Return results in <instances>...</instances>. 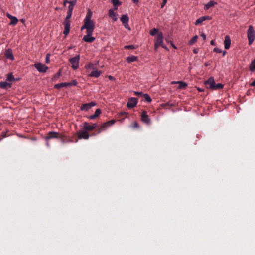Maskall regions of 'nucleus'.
<instances>
[{
  "label": "nucleus",
  "mask_w": 255,
  "mask_h": 255,
  "mask_svg": "<svg viewBox=\"0 0 255 255\" xmlns=\"http://www.w3.org/2000/svg\"><path fill=\"white\" fill-rule=\"evenodd\" d=\"M119 1V0H113V4H114V2Z\"/></svg>",
  "instance_id": "58"
},
{
  "label": "nucleus",
  "mask_w": 255,
  "mask_h": 255,
  "mask_svg": "<svg viewBox=\"0 0 255 255\" xmlns=\"http://www.w3.org/2000/svg\"><path fill=\"white\" fill-rule=\"evenodd\" d=\"M69 1H68L67 0H65L64 1V3H63V5L64 6H66V4L67 3H68Z\"/></svg>",
  "instance_id": "52"
},
{
  "label": "nucleus",
  "mask_w": 255,
  "mask_h": 255,
  "mask_svg": "<svg viewBox=\"0 0 255 255\" xmlns=\"http://www.w3.org/2000/svg\"><path fill=\"white\" fill-rule=\"evenodd\" d=\"M8 86L9 87H11V84L6 81H2L0 82V88L5 89L7 88Z\"/></svg>",
  "instance_id": "25"
},
{
  "label": "nucleus",
  "mask_w": 255,
  "mask_h": 255,
  "mask_svg": "<svg viewBox=\"0 0 255 255\" xmlns=\"http://www.w3.org/2000/svg\"><path fill=\"white\" fill-rule=\"evenodd\" d=\"M141 120L145 123L149 124L150 123V119L149 118L147 112L143 111L141 115Z\"/></svg>",
  "instance_id": "15"
},
{
  "label": "nucleus",
  "mask_w": 255,
  "mask_h": 255,
  "mask_svg": "<svg viewBox=\"0 0 255 255\" xmlns=\"http://www.w3.org/2000/svg\"><path fill=\"white\" fill-rule=\"evenodd\" d=\"M6 16L7 17L9 18V19H11L13 16H12L11 15H10L9 13H7V14H6Z\"/></svg>",
  "instance_id": "48"
},
{
  "label": "nucleus",
  "mask_w": 255,
  "mask_h": 255,
  "mask_svg": "<svg viewBox=\"0 0 255 255\" xmlns=\"http://www.w3.org/2000/svg\"><path fill=\"white\" fill-rule=\"evenodd\" d=\"M204 84L207 88L212 90L220 89L223 87V85L221 83L215 84L214 79L212 77L206 81Z\"/></svg>",
  "instance_id": "2"
},
{
  "label": "nucleus",
  "mask_w": 255,
  "mask_h": 255,
  "mask_svg": "<svg viewBox=\"0 0 255 255\" xmlns=\"http://www.w3.org/2000/svg\"><path fill=\"white\" fill-rule=\"evenodd\" d=\"M247 36L249 41V44L251 45L255 39V31L253 27L251 25L249 26L247 31Z\"/></svg>",
  "instance_id": "3"
},
{
  "label": "nucleus",
  "mask_w": 255,
  "mask_h": 255,
  "mask_svg": "<svg viewBox=\"0 0 255 255\" xmlns=\"http://www.w3.org/2000/svg\"><path fill=\"white\" fill-rule=\"evenodd\" d=\"M249 68L251 71H255V58L251 62Z\"/></svg>",
  "instance_id": "32"
},
{
  "label": "nucleus",
  "mask_w": 255,
  "mask_h": 255,
  "mask_svg": "<svg viewBox=\"0 0 255 255\" xmlns=\"http://www.w3.org/2000/svg\"><path fill=\"white\" fill-rule=\"evenodd\" d=\"M6 80L10 82L16 80V79H15L12 73L7 74Z\"/></svg>",
  "instance_id": "30"
},
{
  "label": "nucleus",
  "mask_w": 255,
  "mask_h": 255,
  "mask_svg": "<svg viewBox=\"0 0 255 255\" xmlns=\"http://www.w3.org/2000/svg\"><path fill=\"white\" fill-rule=\"evenodd\" d=\"M167 3V2H164V1L163 0V2L161 4V8H163L164 5Z\"/></svg>",
  "instance_id": "47"
},
{
  "label": "nucleus",
  "mask_w": 255,
  "mask_h": 255,
  "mask_svg": "<svg viewBox=\"0 0 255 255\" xmlns=\"http://www.w3.org/2000/svg\"><path fill=\"white\" fill-rule=\"evenodd\" d=\"M178 84L179 85L178 86V89H185L187 86V84L183 81H173L171 84Z\"/></svg>",
  "instance_id": "22"
},
{
  "label": "nucleus",
  "mask_w": 255,
  "mask_h": 255,
  "mask_svg": "<svg viewBox=\"0 0 255 255\" xmlns=\"http://www.w3.org/2000/svg\"><path fill=\"white\" fill-rule=\"evenodd\" d=\"M77 136L79 139H88L90 136V135L85 130H80L77 133Z\"/></svg>",
  "instance_id": "11"
},
{
  "label": "nucleus",
  "mask_w": 255,
  "mask_h": 255,
  "mask_svg": "<svg viewBox=\"0 0 255 255\" xmlns=\"http://www.w3.org/2000/svg\"><path fill=\"white\" fill-rule=\"evenodd\" d=\"M55 9L56 10H59V8L58 7H56L55 8Z\"/></svg>",
  "instance_id": "59"
},
{
  "label": "nucleus",
  "mask_w": 255,
  "mask_h": 255,
  "mask_svg": "<svg viewBox=\"0 0 255 255\" xmlns=\"http://www.w3.org/2000/svg\"><path fill=\"white\" fill-rule=\"evenodd\" d=\"M138 102V99L135 97H131L128 99L127 106L128 108H132L135 107Z\"/></svg>",
  "instance_id": "9"
},
{
  "label": "nucleus",
  "mask_w": 255,
  "mask_h": 255,
  "mask_svg": "<svg viewBox=\"0 0 255 255\" xmlns=\"http://www.w3.org/2000/svg\"><path fill=\"white\" fill-rule=\"evenodd\" d=\"M137 60V57L133 55L128 56L127 58V61L128 63H130Z\"/></svg>",
  "instance_id": "26"
},
{
  "label": "nucleus",
  "mask_w": 255,
  "mask_h": 255,
  "mask_svg": "<svg viewBox=\"0 0 255 255\" xmlns=\"http://www.w3.org/2000/svg\"><path fill=\"white\" fill-rule=\"evenodd\" d=\"M213 51H214V52L218 53H220L222 52L221 49H219V48H217V47L214 48Z\"/></svg>",
  "instance_id": "40"
},
{
  "label": "nucleus",
  "mask_w": 255,
  "mask_h": 255,
  "mask_svg": "<svg viewBox=\"0 0 255 255\" xmlns=\"http://www.w3.org/2000/svg\"><path fill=\"white\" fill-rule=\"evenodd\" d=\"M198 36L197 35H195L194 36L189 42V44L190 45H192L193 44H194V43H195L197 40V39H198Z\"/></svg>",
  "instance_id": "34"
},
{
  "label": "nucleus",
  "mask_w": 255,
  "mask_h": 255,
  "mask_svg": "<svg viewBox=\"0 0 255 255\" xmlns=\"http://www.w3.org/2000/svg\"><path fill=\"white\" fill-rule=\"evenodd\" d=\"M11 21L9 23L10 25H15L17 24V23L18 22V19L15 17V16H13L11 19Z\"/></svg>",
  "instance_id": "31"
},
{
  "label": "nucleus",
  "mask_w": 255,
  "mask_h": 255,
  "mask_svg": "<svg viewBox=\"0 0 255 255\" xmlns=\"http://www.w3.org/2000/svg\"><path fill=\"white\" fill-rule=\"evenodd\" d=\"M69 85L70 84H68V82H63L55 84L54 87L56 89H58L62 87H69Z\"/></svg>",
  "instance_id": "24"
},
{
  "label": "nucleus",
  "mask_w": 255,
  "mask_h": 255,
  "mask_svg": "<svg viewBox=\"0 0 255 255\" xmlns=\"http://www.w3.org/2000/svg\"><path fill=\"white\" fill-rule=\"evenodd\" d=\"M226 53L227 52L226 51H224L223 52V56H224L226 55Z\"/></svg>",
  "instance_id": "56"
},
{
  "label": "nucleus",
  "mask_w": 255,
  "mask_h": 255,
  "mask_svg": "<svg viewBox=\"0 0 255 255\" xmlns=\"http://www.w3.org/2000/svg\"><path fill=\"white\" fill-rule=\"evenodd\" d=\"M68 84H70L69 87L73 86V85L76 86L77 84V82L76 80H73L71 82H68Z\"/></svg>",
  "instance_id": "36"
},
{
  "label": "nucleus",
  "mask_w": 255,
  "mask_h": 255,
  "mask_svg": "<svg viewBox=\"0 0 255 255\" xmlns=\"http://www.w3.org/2000/svg\"><path fill=\"white\" fill-rule=\"evenodd\" d=\"M108 78H109L110 80H112V75H109V76H108Z\"/></svg>",
  "instance_id": "57"
},
{
  "label": "nucleus",
  "mask_w": 255,
  "mask_h": 255,
  "mask_svg": "<svg viewBox=\"0 0 255 255\" xmlns=\"http://www.w3.org/2000/svg\"><path fill=\"white\" fill-rule=\"evenodd\" d=\"M133 3H137L139 1V0H132Z\"/></svg>",
  "instance_id": "55"
},
{
  "label": "nucleus",
  "mask_w": 255,
  "mask_h": 255,
  "mask_svg": "<svg viewBox=\"0 0 255 255\" xmlns=\"http://www.w3.org/2000/svg\"><path fill=\"white\" fill-rule=\"evenodd\" d=\"M198 49H194L193 50V52L195 54L197 53H198Z\"/></svg>",
  "instance_id": "53"
},
{
  "label": "nucleus",
  "mask_w": 255,
  "mask_h": 255,
  "mask_svg": "<svg viewBox=\"0 0 255 255\" xmlns=\"http://www.w3.org/2000/svg\"><path fill=\"white\" fill-rule=\"evenodd\" d=\"M134 127L135 128H138L139 127L138 124L137 122H134Z\"/></svg>",
  "instance_id": "50"
},
{
  "label": "nucleus",
  "mask_w": 255,
  "mask_h": 255,
  "mask_svg": "<svg viewBox=\"0 0 255 255\" xmlns=\"http://www.w3.org/2000/svg\"><path fill=\"white\" fill-rule=\"evenodd\" d=\"M122 115H127V113H122Z\"/></svg>",
  "instance_id": "61"
},
{
  "label": "nucleus",
  "mask_w": 255,
  "mask_h": 255,
  "mask_svg": "<svg viewBox=\"0 0 255 255\" xmlns=\"http://www.w3.org/2000/svg\"><path fill=\"white\" fill-rule=\"evenodd\" d=\"M34 66L39 72H46L48 69V67L41 63H36Z\"/></svg>",
  "instance_id": "10"
},
{
  "label": "nucleus",
  "mask_w": 255,
  "mask_h": 255,
  "mask_svg": "<svg viewBox=\"0 0 255 255\" xmlns=\"http://www.w3.org/2000/svg\"><path fill=\"white\" fill-rule=\"evenodd\" d=\"M210 44H211V45H215V43L214 40H211V41H210Z\"/></svg>",
  "instance_id": "51"
},
{
  "label": "nucleus",
  "mask_w": 255,
  "mask_h": 255,
  "mask_svg": "<svg viewBox=\"0 0 255 255\" xmlns=\"http://www.w3.org/2000/svg\"><path fill=\"white\" fill-rule=\"evenodd\" d=\"M101 113V111L100 109H97L96 110L95 113L93 115H91L89 116L88 118L89 119H95L97 117H98L100 114Z\"/></svg>",
  "instance_id": "23"
},
{
  "label": "nucleus",
  "mask_w": 255,
  "mask_h": 255,
  "mask_svg": "<svg viewBox=\"0 0 255 255\" xmlns=\"http://www.w3.org/2000/svg\"><path fill=\"white\" fill-rule=\"evenodd\" d=\"M95 28V25H93L88 22L84 21V24L81 28V30L86 29V31L89 32L91 30H94Z\"/></svg>",
  "instance_id": "13"
},
{
  "label": "nucleus",
  "mask_w": 255,
  "mask_h": 255,
  "mask_svg": "<svg viewBox=\"0 0 255 255\" xmlns=\"http://www.w3.org/2000/svg\"><path fill=\"white\" fill-rule=\"evenodd\" d=\"M85 68L87 69V70H93L96 68V67H95V64L92 63L85 65Z\"/></svg>",
  "instance_id": "28"
},
{
  "label": "nucleus",
  "mask_w": 255,
  "mask_h": 255,
  "mask_svg": "<svg viewBox=\"0 0 255 255\" xmlns=\"http://www.w3.org/2000/svg\"><path fill=\"white\" fill-rule=\"evenodd\" d=\"M100 74L101 72L100 71H98L96 68L92 70V72L89 74V76L90 77L97 78L100 75Z\"/></svg>",
  "instance_id": "20"
},
{
  "label": "nucleus",
  "mask_w": 255,
  "mask_h": 255,
  "mask_svg": "<svg viewBox=\"0 0 255 255\" xmlns=\"http://www.w3.org/2000/svg\"><path fill=\"white\" fill-rule=\"evenodd\" d=\"M120 20L122 22L123 25L126 29H128L129 30L130 29L128 24L129 18L127 15H123L121 16Z\"/></svg>",
  "instance_id": "14"
},
{
  "label": "nucleus",
  "mask_w": 255,
  "mask_h": 255,
  "mask_svg": "<svg viewBox=\"0 0 255 255\" xmlns=\"http://www.w3.org/2000/svg\"><path fill=\"white\" fill-rule=\"evenodd\" d=\"M108 15L110 17H112V8L109 10Z\"/></svg>",
  "instance_id": "45"
},
{
  "label": "nucleus",
  "mask_w": 255,
  "mask_h": 255,
  "mask_svg": "<svg viewBox=\"0 0 255 255\" xmlns=\"http://www.w3.org/2000/svg\"><path fill=\"white\" fill-rule=\"evenodd\" d=\"M121 3H122L121 2L118 1L114 2V4H113V6L115 7V9H117V7L118 6L120 5L121 4Z\"/></svg>",
  "instance_id": "37"
},
{
  "label": "nucleus",
  "mask_w": 255,
  "mask_h": 255,
  "mask_svg": "<svg viewBox=\"0 0 255 255\" xmlns=\"http://www.w3.org/2000/svg\"><path fill=\"white\" fill-rule=\"evenodd\" d=\"M96 105V103L95 102H91L90 103L83 104L81 106L80 110L81 111H87L92 107L95 106Z\"/></svg>",
  "instance_id": "12"
},
{
  "label": "nucleus",
  "mask_w": 255,
  "mask_h": 255,
  "mask_svg": "<svg viewBox=\"0 0 255 255\" xmlns=\"http://www.w3.org/2000/svg\"><path fill=\"white\" fill-rule=\"evenodd\" d=\"M94 30H91L87 32V35H84L83 38V40L88 43H91L95 41V38L92 37V34Z\"/></svg>",
  "instance_id": "8"
},
{
  "label": "nucleus",
  "mask_w": 255,
  "mask_h": 255,
  "mask_svg": "<svg viewBox=\"0 0 255 255\" xmlns=\"http://www.w3.org/2000/svg\"><path fill=\"white\" fill-rule=\"evenodd\" d=\"M201 36L203 38L204 40H205L206 38V36L204 33H202L201 34Z\"/></svg>",
  "instance_id": "46"
},
{
  "label": "nucleus",
  "mask_w": 255,
  "mask_h": 255,
  "mask_svg": "<svg viewBox=\"0 0 255 255\" xmlns=\"http://www.w3.org/2000/svg\"><path fill=\"white\" fill-rule=\"evenodd\" d=\"M112 124V120H110L106 123H103L101 126L99 128V131L98 132H100L101 131L105 130L106 128L108 127H110L111 125Z\"/></svg>",
  "instance_id": "18"
},
{
  "label": "nucleus",
  "mask_w": 255,
  "mask_h": 255,
  "mask_svg": "<svg viewBox=\"0 0 255 255\" xmlns=\"http://www.w3.org/2000/svg\"><path fill=\"white\" fill-rule=\"evenodd\" d=\"M252 86H255V79L250 84Z\"/></svg>",
  "instance_id": "49"
},
{
  "label": "nucleus",
  "mask_w": 255,
  "mask_h": 255,
  "mask_svg": "<svg viewBox=\"0 0 255 255\" xmlns=\"http://www.w3.org/2000/svg\"><path fill=\"white\" fill-rule=\"evenodd\" d=\"M125 48L126 49H134L135 48V47L134 45H127L125 46Z\"/></svg>",
  "instance_id": "38"
},
{
  "label": "nucleus",
  "mask_w": 255,
  "mask_h": 255,
  "mask_svg": "<svg viewBox=\"0 0 255 255\" xmlns=\"http://www.w3.org/2000/svg\"><path fill=\"white\" fill-rule=\"evenodd\" d=\"M63 137L62 135L60 136V133L54 131H50L47 133V136L44 137L46 141L52 138H58Z\"/></svg>",
  "instance_id": "7"
},
{
  "label": "nucleus",
  "mask_w": 255,
  "mask_h": 255,
  "mask_svg": "<svg viewBox=\"0 0 255 255\" xmlns=\"http://www.w3.org/2000/svg\"><path fill=\"white\" fill-rule=\"evenodd\" d=\"M69 61L72 65V68L74 70L77 69L79 65L80 55H76V56L69 59Z\"/></svg>",
  "instance_id": "4"
},
{
  "label": "nucleus",
  "mask_w": 255,
  "mask_h": 255,
  "mask_svg": "<svg viewBox=\"0 0 255 255\" xmlns=\"http://www.w3.org/2000/svg\"><path fill=\"white\" fill-rule=\"evenodd\" d=\"M20 21L24 24L25 23V20L24 19H20Z\"/></svg>",
  "instance_id": "54"
},
{
  "label": "nucleus",
  "mask_w": 255,
  "mask_h": 255,
  "mask_svg": "<svg viewBox=\"0 0 255 255\" xmlns=\"http://www.w3.org/2000/svg\"><path fill=\"white\" fill-rule=\"evenodd\" d=\"M211 19V17H210L209 16H205L201 17L196 20V21H195V25L200 24L202 23L203 21H204L206 20H210Z\"/></svg>",
  "instance_id": "17"
},
{
  "label": "nucleus",
  "mask_w": 255,
  "mask_h": 255,
  "mask_svg": "<svg viewBox=\"0 0 255 255\" xmlns=\"http://www.w3.org/2000/svg\"><path fill=\"white\" fill-rule=\"evenodd\" d=\"M92 15V11L89 10L87 12L86 17L84 19V21H86L87 22H88L90 24H92L93 25H95L94 21L91 20Z\"/></svg>",
  "instance_id": "16"
},
{
  "label": "nucleus",
  "mask_w": 255,
  "mask_h": 255,
  "mask_svg": "<svg viewBox=\"0 0 255 255\" xmlns=\"http://www.w3.org/2000/svg\"><path fill=\"white\" fill-rule=\"evenodd\" d=\"M163 1H164V2H167V0H163Z\"/></svg>",
  "instance_id": "62"
},
{
  "label": "nucleus",
  "mask_w": 255,
  "mask_h": 255,
  "mask_svg": "<svg viewBox=\"0 0 255 255\" xmlns=\"http://www.w3.org/2000/svg\"><path fill=\"white\" fill-rule=\"evenodd\" d=\"M7 131H5V132H2V133H1V136H2V138L6 137H7Z\"/></svg>",
  "instance_id": "44"
},
{
  "label": "nucleus",
  "mask_w": 255,
  "mask_h": 255,
  "mask_svg": "<svg viewBox=\"0 0 255 255\" xmlns=\"http://www.w3.org/2000/svg\"><path fill=\"white\" fill-rule=\"evenodd\" d=\"M118 19L115 13L113 11V21H116Z\"/></svg>",
  "instance_id": "43"
},
{
  "label": "nucleus",
  "mask_w": 255,
  "mask_h": 255,
  "mask_svg": "<svg viewBox=\"0 0 255 255\" xmlns=\"http://www.w3.org/2000/svg\"><path fill=\"white\" fill-rule=\"evenodd\" d=\"M216 4V2H215L213 1H210L207 4H206L205 5L204 9L208 10L209 8H210L211 7L214 6Z\"/></svg>",
  "instance_id": "27"
},
{
  "label": "nucleus",
  "mask_w": 255,
  "mask_h": 255,
  "mask_svg": "<svg viewBox=\"0 0 255 255\" xmlns=\"http://www.w3.org/2000/svg\"><path fill=\"white\" fill-rule=\"evenodd\" d=\"M61 70L60 69L58 72H57L55 75H54L53 76V77H52V80L53 81H56L57 79H58L59 78V77L61 75Z\"/></svg>",
  "instance_id": "29"
},
{
  "label": "nucleus",
  "mask_w": 255,
  "mask_h": 255,
  "mask_svg": "<svg viewBox=\"0 0 255 255\" xmlns=\"http://www.w3.org/2000/svg\"><path fill=\"white\" fill-rule=\"evenodd\" d=\"M143 97L144 98V100L148 103H150L151 102L152 99L150 98V97L147 94H143Z\"/></svg>",
  "instance_id": "33"
},
{
  "label": "nucleus",
  "mask_w": 255,
  "mask_h": 255,
  "mask_svg": "<svg viewBox=\"0 0 255 255\" xmlns=\"http://www.w3.org/2000/svg\"><path fill=\"white\" fill-rule=\"evenodd\" d=\"M134 93L135 95L140 96H143V93L141 92H137V91H134Z\"/></svg>",
  "instance_id": "42"
},
{
  "label": "nucleus",
  "mask_w": 255,
  "mask_h": 255,
  "mask_svg": "<svg viewBox=\"0 0 255 255\" xmlns=\"http://www.w3.org/2000/svg\"><path fill=\"white\" fill-rule=\"evenodd\" d=\"M83 124V129L87 132L92 131L97 127V124L96 123H94L92 125H89L88 122H85Z\"/></svg>",
  "instance_id": "6"
},
{
  "label": "nucleus",
  "mask_w": 255,
  "mask_h": 255,
  "mask_svg": "<svg viewBox=\"0 0 255 255\" xmlns=\"http://www.w3.org/2000/svg\"><path fill=\"white\" fill-rule=\"evenodd\" d=\"M68 3L70 4V5L74 6L76 4V0L69 1Z\"/></svg>",
  "instance_id": "39"
},
{
  "label": "nucleus",
  "mask_w": 255,
  "mask_h": 255,
  "mask_svg": "<svg viewBox=\"0 0 255 255\" xmlns=\"http://www.w3.org/2000/svg\"><path fill=\"white\" fill-rule=\"evenodd\" d=\"M5 56L6 57V58L11 60H13L14 59L12 53V51L11 49H8L5 51Z\"/></svg>",
  "instance_id": "19"
},
{
  "label": "nucleus",
  "mask_w": 255,
  "mask_h": 255,
  "mask_svg": "<svg viewBox=\"0 0 255 255\" xmlns=\"http://www.w3.org/2000/svg\"><path fill=\"white\" fill-rule=\"evenodd\" d=\"M115 122V121L114 119H113V122H112L113 124H114Z\"/></svg>",
  "instance_id": "60"
},
{
  "label": "nucleus",
  "mask_w": 255,
  "mask_h": 255,
  "mask_svg": "<svg viewBox=\"0 0 255 255\" xmlns=\"http://www.w3.org/2000/svg\"><path fill=\"white\" fill-rule=\"evenodd\" d=\"M74 8V6L69 5L68 6V11L67 12V15L64 21L63 22V25L64 26V30L63 31V34L65 36L68 35L69 33L70 30V18H71L72 15V11Z\"/></svg>",
  "instance_id": "1"
},
{
  "label": "nucleus",
  "mask_w": 255,
  "mask_h": 255,
  "mask_svg": "<svg viewBox=\"0 0 255 255\" xmlns=\"http://www.w3.org/2000/svg\"><path fill=\"white\" fill-rule=\"evenodd\" d=\"M158 30L156 28H153L150 31V34L152 36H155L157 33H158Z\"/></svg>",
  "instance_id": "35"
},
{
  "label": "nucleus",
  "mask_w": 255,
  "mask_h": 255,
  "mask_svg": "<svg viewBox=\"0 0 255 255\" xmlns=\"http://www.w3.org/2000/svg\"><path fill=\"white\" fill-rule=\"evenodd\" d=\"M254 3H255V0L254 1Z\"/></svg>",
  "instance_id": "64"
},
{
  "label": "nucleus",
  "mask_w": 255,
  "mask_h": 255,
  "mask_svg": "<svg viewBox=\"0 0 255 255\" xmlns=\"http://www.w3.org/2000/svg\"><path fill=\"white\" fill-rule=\"evenodd\" d=\"M50 56V54H49V53L47 54L46 56V63H49Z\"/></svg>",
  "instance_id": "41"
},
{
  "label": "nucleus",
  "mask_w": 255,
  "mask_h": 255,
  "mask_svg": "<svg viewBox=\"0 0 255 255\" xmlns=\"http://www.w3.org/2000/svg\"><path fill=\"white\" fill-rule=\"evenodd\" d=\"M231 44V40L229 36H226L224 40V47L226 49L230 48Z\"/></svg>",
  "instance_id": "21"
},
{
  "label": "nucleus",
  "mask_w": 255,
  "mask_h": 255,
  "mask_svg": "<svg viewBox=\"0 0 255 255\" xmlns=\"http://www.w3.org/2000/svg\"><path fill=\"white\" fill-rule=\"evenodd\" d=\"M163 39V36L162 33L161 32L158 33L156 37V41L154 44V47L155 50H157V48L160 46H162L163 47H164V46L162 45Z\"/></svg>",
  "instance_id": "5"
},
{
  "label": "nucleus",
  "mask_w": 255,
  "mask_h": 255,
  "mask_svg": "<svg viewBox=\"0 0 255 255\" xmlns=\"http://www.w3.org/2000/svg\"><path fill=\"white\" fill-rule=\"evenodd\" d=\"M174 48H176V47L175 46H173Z\"/></svg>",
  "instance_id": "63"
}]
</instances>
